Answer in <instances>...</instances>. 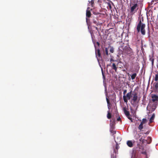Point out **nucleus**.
Returning a JSON list of instances; mask_svg holds the SVG:
<instances>
[{
	"mask_svg": "<svg viewBox=\"0 0 158 158\" xmlns=\"http://www.w3.org/2000/svg\"><path fill=\"white\" fill-rule=\"evenodd\" d=\"M133 143L131 140H128L127 142V145L129 147L131 148L133 146Z\"/></svg>",
	"mask_w": 158,
	"mask_h": 158,
	"instance_id": "nucleus-15",
	"label": "nucleus"
},
{
	"mask_svg": "<svg viewBox=\"0 0 158 158\" xmlns=\"http://www.w3.org/2000/svg\"><path fill=\"white\" fill-rule=\"evenodd\" d=\"M126 116L128 118V119H129V120H130L131 121V122H133L132 118L131 117V116H130V115H129L128 116Z\"/></svg>",
	"mask_w": 158,
	"mask_h": 158,
	"instance_id": "nucleus-30",
	"label": "nucleus"
},
{
	"mask_svg": "<svg viewBox=\"0 0 158 158\" xmlns=\"http://www.w3.org/2000/svg\"><path fill=\"white\" fill-rule=\"evenodd\" d=\"M110 108V107H108V109H109Z\"/></svg>",
	"mask_w": 158,
	"mask_h": 158,
	"instance_id": "nucleus-43",
	"label": "nucleus"
},
{
	"mask_svg": "<svg viewBox=\"0 0 158 158\" xmlns=\"http://www.w3.org/2000/svg\"><path fill=\"white\" fill-rule=\"evenodd\" d=\"M113 148L114 152L116 153L118 151V149L119 148V146L117 142H116L115 145L113 146Z\"/></svg>",
	"mask_w": 158,
	"mask_h": 158,
	"instance_id": "nucleus-16",
	"label": "nucleus"
},
{
	"mask_svg": "<svg viewBox=\"0 0 158 158\" xmlns=\"http://www.w3.org/2000/svg\"><path fill=\"white\" fill-rule=\"evenodd\" d=\"M132 5L130 9L131 12H132L134 11H136L139 8V5L137 3H135Z\"/></svg>",
	"mask_w": 158,
	"mask_h": 158,
	"instance_id": "nucleus-6",
	"label": "nucleus"
},
{
	"mask_svg": "<svg viewBox=\"0 0 158 158\" xmlns=\"http://www.w3.org/2000/svg\"><path fill=\"white\" fill-rule=\"evenodd\" d=\"M105 40H103L102 42V45H101L102 46V48L104 47L105 48V49H113V48L112 47H111V46H110V45H109L108 47H107L105 45Z\"/></svg>",
	"mask_w": 158,
	"mask_h": 158,
	"instance_id": "nucleus-8",
	"label": "nucleus"
},
{
	"mask_svg": "<svg viewBox=\"0 0 158 158\" xmlns=\"http://www.w3.org/2000/svg\"><path fill=\"white\" fill-rule=\"evenodd\" d=\"M120 45L118 48V49H128V47L125 46V44L122 43L119 44Z\"/></svg>",
	"mask_w": 158,
	"mask_h": 158,
	"instance_id": "nucleus-9",
	"label": "nucleus"
},
{
	"mask_svg": "<svg viewBox=\"0 0 158 158\" xmlns=\"http://www.w3.org/2000/svg\"><path fill=\"white\" fill-rule=\"evenodd\" d=\"M157 105L156 103L150 102L149 103L147 107V110L149 111V112H152L154 111L156 108Z\"/></svg>",
	"mask_w": 158,
	"mask_h": 158,
	"instance_id": "nucleus-3",
	"label": "nucleus"
},
{
	"mask_svg": "<svg viewBox=\"0 0 158 158\" xmlns=\"http://www.w3.org/2000/svg\"><path fill=\"white\" fill-rule=\"evenodd\" d=\"M131 158H140V156L135 150L133 149L131 152Z\"/></svg>",
	"mask_w": 158,
	"mask_h": 158,
	"instance_id": "nucleus-5",
	"label": "nucleus"
},
{
	"mask_svg": "<svg viewBox=\"0 0 158 158\" xmlns=\"http://www.w3.org/2000/svg\"><path fill=\"white\" fill-rule=\"evenodd\" d=\"M111 58L110 59V61L111 62L112 61H114V60L113 59V57L112 56H111Z\"/></svg>",
	"mask_w": 158,
	"mask_h": 158,
	"instance_id": "nucleus-34",
	"label": "nucleus"
},
{
	"mask_svg": "<svg viewBox=\"0 0 158 158\" xmlns=\"http://www.w3.org/2000/svg\"><path fill=\"white\" fill-rule=\"evenodd\" d=\"M154 91L156 93H158V82H155L154 83Z\"/></svg>",
	"mask_w": 158,
	"mask_h": 158,
	"instance_id": "nucleus-11",
	"label": "nucleus"
},
{
	"mask_svg": "<svg viewBox=\"0 0 158 158\" xmlns=\"http://www.w3.org/2000/svg\"><path fill=\"white\" fill-rule=\"evenodd\" d=\"M146 158H148V157H147V156H146Z\"/></svg>",
	"mask_w": 158,
	"mask_h": 158,
	"instance_id": "nucleus-44",
	"label": "nucleus"
},
{
	"mask_svg": "<svg viewBox=\"0 0 158 158\" xmlns=\"http://www.w3.org/2000/svg\"><path fill=\"white\" fill-rule=\"evenodd\" d=\"M107 112L108 113L107 115V118L109 119H110L111 118V114L110 112V110L108 111Z\"/></svg>",
	"mask_w": 158,
	"mask_h": 158,
	"instance_id": "nucleus-21",
	"label": "nucleus"
},
{
	"mask_svg": "<svg viewBox=\"0 0 158 158\" xmlns=\"http://www.w3.org/2000/svg\"><path fill=\"white\" fill-rule=\"evenodd\" d=\"M90 3H91V6H93V5L94 4V0H91L90 2Z\"/></svg>",
	"mask_w": 158,
	"mask_h": 158,
	"instance_id": "nucleus-32",
	"label": "nucleus"
},
{
	"mask_svg": "<svg viewBox=\"0 0 158 158\" xmlns=\"http://www.w3.org/2000/svg\"><path fill=\"white\" fill-rule=\"evenodd\" d=\"M155 117V114L153 113L150 119V120H149L150 123H151L153 122V120L154 119Z\"/></svg>",
	"mask_w": 158,
	"mask_h": 158,
	"instance_id": "nucleus-19",
	"label": "nucleus"
},
{
	"mask_svg": "<svg viewBox=\"0 0 158 158\" xmlns=\"http://www.w3.org/2000/svg\"><path fill=\"white\" fill-rule=\"evenodd\" d=\"M139 140L142 142L143 143L144 142V139L143 138V137H141L139 139Z\"/></svg>",
	"mask_w": 158,
	"mask_h": 158,
	"instance_id": "nucleus-27",
	"label": "nucleus"
},
{
	"mask_svg": "<svg viewBox=\"0 0 158 158\" xmlns=\"http://www.w3.org/2000/svg\"><path fill=\"white\" fill-rule=\"evenodd\" d=\"M155 80L156 81H157L158 80V74H156L155 75V77L154 78Z\"/></svg>",
	"mask_w": 158,
	"mask_h": 158,
	"instance_id": "nucleus-28",
	"label": "nucleus"
},
{
	"mask_svg": "<svg viewBox=\"0 0 158 158\" xmlns=\"http://www.w3.org/2000/svg\"><path fill=\"white\" fill-rule=\"evenodd\" d=\"M147 140L149 141V142L147 141V143L148 144L150 143L151 142H152V139L151 137H148L147 138Z\"/></svg>",
	"mask_w": 158,
	"mask_h": 158,
	"instance_id": "nucleus-26",
	"label": "nucleus"
},
{
	"mask_svg": "<svg viewBox=\"0 0 158 158\" xmlns=\"http://www.w3.org/2000/svg\"><path fill=\"white\" fill-rule=\"evenodd\" d=\"M108 50H95V54L98 60H101L102 59V55L105 56L106 55L108 56Z\"/></svg>",
	"mask_w": 158,
	"mask_h": 158,
	"instance_id": "nucleus-1",
	"label": "nucleus"
},
{
	"mask_svg": "<svg viewBox=\"0 0 158 158\" xmlns=\"http://www.w3.org/2000/svg\"><path fill=\"white\" fill-rule=\"evenodd\" d=\"M114 128H113V127H112V128H110V132L113 134V135L116 133V131L114 130Z\"/></svg>",
	"mask_w": 158,
	"mask_h": 158,
	"instance_id": "nucleus-22",
	"label": "nucleus"
},
{
	"mask_svg": "<svg viewBox=\"0 0 158 158\" xmlns=\"http://www.w3.org/2000/svg\"><path fill=\"white\" fill-rule=\"evenodd\" d=\"M156 3H157V0H152L151 3H149V6L150 7H153V6L152 5L155 4Z\"/></svg>",
	"mask_w": 158,
	"mask_h": 158,
	"instance_id": "nucleus-18",
	"label": "nucleus"
},
{
	"mask_svg": "<svg viewBox=\"0 0 158 158\" xmlns=\"http://www.w3.org/2000/svg\"><path fill=\"white\" fill-rule=\"evenodd\" d=\"M132 98L131 100L133 101V102L135 103L138 101V97L137 96V93H135L132 94Z\"/></svg>",
	"mask_w": 158,
	"mask_h": 158,
	"instance_id": "nucleus-7",
	"label": "nucleus"
},
{
	"mask_svg": "<svg viewBox=\"0 0 158 158\" xmlns=\"http://www.w3.org/2000/svg\"><path fill=\"white\" fill-rule=\"evenodd\" d=\"M154 59L153 57V56L150 57L149 59V60L152 62V64L153 66L154 64Z\"/></svg>",
	"mask_w": 158,
	"mask_h": 158,
	"instance_id": "nucleus-23",
	"label": "nucleus"
},
{
	"mask_svg": "<svg viewBox=\"0 0 158 158\" xmlns=\"http://www.w3.org/2000/svg\"><path fill=\"white\" fill-rule=\"evenodd\" d=\"M145 25L141 22V20L139 22L137 26V30L138 32L141 31L142 35H144L145 34Z\"/></svg>",
	"mask_w": 158,
	"mask_h": 158,
	"instance_id": "nucleus-2",
	"label": "nucleus"
},
{
	"mask_svg": "<svg viewBox=\"0 0 158 158\" xmlns=\"http://www.w3.org/2000/svg\"><path fill=\"white\" fill-rule=\"evenodd\" d=\"M127 89H125L123 90V95H125L126 93H127Z\"/></svg>",
	"mask_w": 158,
	"mask_h": 158,
	"instance_id": "nucleus-33",
	"label": "nucleus"
},
{
	"mask_svg": "<svg viewBox=\"0 0 158 158\" xmlns=\"http://www.w3.org/2000/svg\"><path fill=\"white\" fill-rule=\"evenodd\" d=\"M152 12V11L151 10H149V12Z\"/></svg>",
	"mask_w": 158,
	"mask_h": 158,
	"instance_id": "nucleus-42",
	"label": "nucleus"
},
{
	"mask_svg": "<svg viewBox=\"0 0 158 158\" xmlns=\"http://www.w3.org/2000/svg\"><path fill=\"white\" fill-rule=\"evenodd\" d=\"M108 6L109 7L110 9H111L112 8L111 5L110 3H108Z\"/></svg>",
	"mask_w": 158,
	"mask_h": 158,
	"instance_id": "nucleus-36",
	"label": "nucleus"
},
{
	"mask_svg": "<svg viewBox=\"0 0 158 158\" xmlns=\"http://www.w3.org/2000/svg\"><path fill=\"white\" fill-rule=\"evenodd\" d=\"M91 10L89 7L87 8L86 11V16L88 18H89L91 16V14L90 11Z\"/></svg>",
	"mask_w": 158,
	"mask_h": 158,
	"instance_id": "nucleus-12",
	"label": "nucleus"
},
{
	"mask_svg": "<svg viewBox=\"0 0 158 158\" xmlns=\"http://www.w3.org/2000/svg\"><path fill=\"white\" fill-rule=\"evenodd\" d=\"M136 75L137 74L136 73L133 74L131 76V79L132 80L134 79L135 78Z\"/></svg>",
	"mask_w": 158,
	"mask_h": 158,
	"instance_id": "nucleus-24",
	"label": "nucleus"
},
{
	"mask_svg": "<svg viewBox=\"0 0 158 158\" xmlns=\"http://www.w3.org/2000/svg\"><path fill=\"white\" fill-rule=\"evenodd\" d=\"M141 153L142 154L146 155V156H147V152H146V151H143L141 152Z\"/></svg>",
	"mask_w": 158,
	"mask_h": 158,
	"instance_id": "nucleus-31",
	"label": "nucleus"
},
{
	"mask_svg": "<svg viewBox=\"0 0 158 158\" xmlns=\"http://www.w3.org/2000/svg\"><path fill=\"white\" fill-rule=\"evenodd\" d=\"M95 49H99L100 47V43L98 42H95L94 43Z\"/></svg>",
	"mask_w": 158,
	"mask_h": 158,
	"instance_id": "nucleus-17",
	"label": "nucleus"
},
{
	"mask_svg": "<svg viewBox=\"0 0 158 158\" xmlns=\"http://www.w3.org/2000/svg\"><path fill=\"white\" fill-rule=\"evenodd\" d=\"M123 112L126 116L130 115V113L129 111L127 110V108L126 106L124 107L123 108Z\"/></svg>",
	"mask_w": 158,
	"mask_h": 158,
	"instance_id": "nucleus-13",
	"label": "nucleus"
},
{
	"mask_svg": "<svg viewBox=\"0 0 158 158\" xmlns=\"http://www.w3.org/2000/svg\"><path fill=\"white\" fill-rule=\"evenodd\" d=\"M106 101H107V102H109V100L108 99V98H106Z\"/></svg>",
	"mask_w": 158,
	"mask_h": 158,
	"instance_id": "nucleus-39",
	"label": "nucleus"
},
{
	"mask_svg": "<svg viewBox=\"0 0 158 158\" xmlns=\"http://www.w3.org/2000/svg\"><path fill=\"white\" fill-rule=\"evenodd\" d=\"M111 123L110 124V128H112V127L113 128H115V120L114 119L112 120H110Z\"/></svg>",
	"mask_w": 158,
	"mask_h": 158,
	"instance_id": "nucleus-14",
	"label": "nucleus"
},
{
	"mask_svg": "<svg viewBox=\"0 0 158 158\" xmlns=\"http://www.w3.org/2000/svg\"><path fill=\"white\" fill-rule=\"evenodd\" d=\"M143 124L141 122L140 124L139 125V126L138 127V128H139V129L141 130V129H142L143 128Z\"/></svg>",
	"mask_w": 158,
	"mask_h": 158,
	"instance_id": "nucleus-25",
	"label": "nucleus"
},
{
	"mask_svg": "<svg viewBox=\"0 0 158 158\" xmlns=\"http://www.w3.org/2000/svg\"><path fill=\"white\" fill-rule=\"evenodd\" d=\"M152 101L153 102H156L158 101V96L154 94H151Z\"/></svg>",
	"mask_w": 158,
	"mask_h": 158,
	"instance_id": "nucleus-10",
	"label": "nucleus"
},
{
	"mask_svg": "<svg viewBox=\"0 0 158 158\" xmlns=\"http://www.w3.org/2000/svg\"><path fill=\"white\" fill-rule=\"evenodd\" d=\"M117 120L118 121H120L121 120V118H120V117H119L117 118Z\"/></svg>",
	"mask_w": 158,
	"mask_h": 158,
	"instance_id": "nucleus-37",
	"label": "nucleus"
},
{
	"mask_svg": "<svg viewBox=\"0 0 158 158\" xmlns=\"http://www.w3.org/2000/svg\"><path fill=\"white\" fill-rule=\"evenodd\" d=\"M110 51L111 53H113L114 52V50H110Z\"/></svg>",
	"mask_w": 158,
	"mask_h": 158,
	"instance_id": "nucleus-40",
	"label": "nucleus"
},
{
	"mask_svg": "<svg viewBox=\"0 0 158 158\" xmlns=\"http://www.w3.org/2000/svg\"><path fill=\"white\" fill-rule=\"evenodd\" d=\"M107 106H108V107H110V102H107Z\"/></svg>",
	"mask_w": 158,
	"mask_h": 158,
	"instance_id": "nucleus-38",
	"label": "nucleus"
},
{
	"mask_svg": "<svg viewBox=\"0 0 158 158\" xmlns=\"http://www.w3.org/2000/svg\"><path fill=\"white\" fill-rule=\"evenodd\" d=\"M93 23H94V24H97V25L98 26V24H97V21L94 19H93Z\"/></svg>",
	"mask_w": 158,
	"mask_h": 158,
	"instance_id": "nucleus-35",
	"label": "nucleus"
},
{
	"mask_svg": "<svg viewBox=\"0 0 158 158\" xmlns=\"http://www.w3.org/2000/svg\"><path fill=\"white\" fill-rule=\"evenodd\" d=\"M132 91L128 93L126 95H123V100L125 102L127 103L128 102V100L131 99V96Z\"/></svg>",
	"mask_w": 158,
	"mask_h": 158,
	"instance_id": "nucleus-4",
	"label": "nucleus"
},
{
	"mask_svg": "<svg viewBox=\"0 0 158 158\" xmlns=\"http://www.w3.org/2000/svg\"><path fill=\"white\" fill-rule=\"evenodd\" d=\"M112 69L114 70L116 72H117V67L115 63H113L112 65Z\"/></svg>",
	"mask_w": 158,
	"mask_h": 158,
	"instance_id": "nucleus-20",
	"label": "nucleus"
},
{
	"mask_svg": "<svg viewBox=\"0 0 158 158\" xmlns=\"http://www.w3.org/2000/svg\"><path fill=\"white\" fill-rule=\"evenodd\" d=\"M95 28H96V29L97 30H98V27H95Z\"/></svg>",
	"mask_w": 158,
	"mask_h": 158,
	"instance_id": "nucleus-41",
	"label": "nucleus"
},
{
	"mask_svg": "<svg viewBox=\"0 0 158 158\" xmlns=\"http://www.w3.org/2000/svg\"><path fill=\"white\" fill-rule=\"evenodd\" d=\"M147 119L146 118H143L142 120V121L141 122L142 123H146L147 122Z\"/></svg>",
	"mask_w": 158,
	"mask_h": 158,
	"instance_id": "nucleus-29",
	"label": "nucleus"
}]
</instances>
